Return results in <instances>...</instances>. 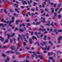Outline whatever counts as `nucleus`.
Masks as SVG:
<instances>
[{
    "label": "nucleus",
    "instance_id": "obj_52",
    "mask_svg": "<svg viewBox=\"0 0 62 62\" xmlns=\"http://www.w3.org/2000/svg\"><path fill=\"white\" fill-rule=\"evenodd\" d=\"M30 20L29 19H28L27 20H26V21L27 22H30Z\"/></svg>",
    "mask_w": 62,
    "mask_h": 62
},
{
    "label": "nucleus",
    "instance_id": "obj_51",
    "mask_svg": "<svg viewBox=\"0 0 62 62\" xmlns=\"http://www.w3.org/2000/svg\"><path fill=\"white\" fill-rule=\"evenodd\" d=\"M8 31H10V30H11V29L9 28V29H7Z\"/></svg>",
    "mask_w": 62,
    "mask_h": 62
},
{
    "label": "nucleus",
    "instance_id": "obj_17",
    "mask_svg": "<svg viewBox=\"0 0 62 62\" xmlns=\"http://www.w3.org/2000/svg\"><path fill=\"white\" fill-rule=\"evenodd\" d=\"M29 33H31V35H33V33H34V32L33 31H32V32H31L30 31H29Z\"/></svg>",
    "mask_w": 62,
    "mask_h": 62
},
{
    "label": "nucleus",
    "instance_id": "obj_6",
    "mask_svg": "<svg viewBox=\"0 0 62 62\" xmlns=\"http://www.w3.org/2000/svg\"><path fill=\"white\" fill-rule=\"evenodd\" d=\"M32 38L33 39H36V40H37V37H35V36H33L32 37Z\"/></svg>",
    "mask_w": 62,
    "mask_h": 62
},
{
    "label": "nucleus",
    "instance_id": "obj_26",
    "mask_svg": "<svg viewBox=\"0 0 62 62\" xmlns=\"http://www.w3.org/2000/svg\"><path fill=\"white\" fill-rule=\"evenodd\" d=\"M12 5L13 6H14V7H15V6H16V4H12Z\"/></svg>",
    "mask_w": 62,
    "mask_h": 62
},
{
    "label": "nucleus",
    "instance_id": "obj_54",
    "mask_svg": "<svg viewBox=\"0 0 62 62\" xmlns=\"http://www.w3.org/2000/svg\"><path fill=\"white\" fill-rule=\"evenodd\" d=\"M47 46H45V48L44 50H46V49H47Z\"/></svg>",
    "mask_w": 62,
    "mask_h": 62
},
{
    "label": "nucleus",
    "instance_id": "obj_40",
    "mask_svg": "<svg viewBox=\"0 0 62 62\" xmlns=\"http://www.w3.org/2000/svg\"><path fill=\"white\" fill-rule=\"evenodd\" d=\"M4 25V24L3 23H1L0 24V27H1V26H3Z\"/></svg>",
    "mask_w": 62,
    "mask_h": 62
},
{
    "label": "nucleus",
    "instance_id": "obj_53",
    "mask_svg": "<svg viewBox=\"0 0 62 62\" xmlns=\"http://www.w3.org/2000/svg\"><path fill=\"white\" fill-rule=\"evenodd\" d=\"M49 48H50V46H48L47 48V50H49Z\"/></svg>",
    "mask_w": 62,
    "mask_h": 62
},
{
    "label": "nucleus",
    "instance_id": "obj_13",
    "mask_svg": "<svg viewBox=\"0 0 62 62\" xmlns=\"http://www.w3.org/2000/svg\"><path fill=\"white\" fill-rule=\"evenodd\" d=\"M15 36V33H12V35H10V37H14Z\"/></svg>",
    "mask_w": 62,
    "mask_h": 62
},
{
    "label": "nucleus",
    "instance_id": "obj_42",
    "mask_svg": "<svg viewBox=\"0 0 62 62\" xmlns=\"http://www.w3.org/2000/svg\"><path fill=\"white\" fill-rule=\"evenodd\" d=\"M34 55H31V58L32 59H33V58H34Z\"/></svg>",
    "mask_w": 62,
    "mask_h": 62
},
{
    "label": "nucleus",
    "instance_id": "obj_43",
    "mask_svg": "<svg viewBox=\"0 0 62 62\" xmlns=\"http://www.w3.org/2000/svg\"><path fill=\"white\" fill-rule=\"evenodd\" d=\"M46 25H48V26H50V24L49 23H47L46 24Z\"/></svg>",
    "mask_w": 62,
    "mask_h": 62
},
{
    "label": "nucleus",
    "instance_id": "obj_49",
    "mask_svg": "<svg viewBox=\"0 0 62 62\" xmlns=\"http://www.w3.org/2000/svg\"><path fill=\"white\" fill-rule=\"evenodd\" d=\"M44 12V10L43 9H42V11H41V13H43Z\"/></svg>",
    "mask_w": 62,
    "mask_h": 62
},
{
    "label": "nucleus",
    "instance_id": "obj_58",
    "mask_svg": "<svg viewBox=\"0 0 62 62\" xmlns=\"http://www.w3.org/2000/svg\"><path fill=\"white\" fill-rule=\"evenodd\" d=\"M14 28H15V27H14V26H13L12 27V29H14Z\"/></svg>",
    "mask_w": 62,
    "mask_h": 62
},
{
    "label": "nucleus",
    "instance_id": "obj_4",
    "mask_svg": "<svg viewBox=\"0 0 62 62\" xmlns=\"http://www.w3.org/2000/svg\"><path fill=\"white\" fill-rule=\"evenodd\" d=\"M3 19H2L1 21V22H4V23H9V21H8L7 22H6L5 20H3Z\"/></svg>",
    "mask_w": 62,
    "mask_h": 62
},
{
    "label": "nucleus",
    "instance_id": "obj_46",
    "mask_svg": "<svg viewBox=\"0 0 62 62\" xmlns=\"http://www.w3.org/2000/svg\"><path fill=\"white\" fill-rule=\"evenodd\" d=\"M41 22H42V23H45L46 22V21L45 20L41 21Z\"/></svg>",
    "mask_w": 62,
    "mask_h": 62
},
{
    "label": "nucleus",
    "instance_id": "obj_33",
    "mask_svg": "<svg viewBox=\"0 0 62 62\" xmlns=\"http://www.w3.org/2000/svg\"><path fill=\"white\" fill-rule=\"evenodd\" d=\"M16 30H17V31H18V30H19V29H18L16 27V29L14 30L15 31H16Z\"/></svg>",
    "mask_w": 62,
    "mask_h": 62
},
{
    "label": "nucleus",
    "instance_id": "obj_15",
    "mask_svg": "<svg viewBox=\"0 0 62 62\" xmlns=\"http://www.w3.org/2000/svg\"><path fill=\"white\" fill-rule=\"evenodd\" d=\"M23 30H22L21 29H19L20 32H23Z\"/></svg>",
    "mask_w": 62,
    "mask_h": 62
},
{
    "label": "nucleus",
    "instance_id": "obj_64",
    "mask_svg": "<svg viewBox=\"0 0 62 62\" xmlns=\"http://www.w3.org/2000/svg\"><path fill=\"white\" fill-rule=\"evenodd\" d=\"M45 15L46 16V17H49V15L48 14L46 15Z\"/></svg>",
    "mask_w": 62,
    "mask_h": 62
},
{
    "label": "nucleus",
    "instance_id": "obj_34",
    "mask_svg": "<svg viewBox=\"0 0 62 62\" xmlns=\"http://www.w3.org/2000/svg\"><path fill=\"white\" fill-rule=\"evenodd\" d=\"M49 59H51L52 60V59H53V57H49Z\"/></svg>",
    "mask_w": 62,
    "mask_h": 62
},
{
    "label": "nucleus",
    "instance_id": "obj_36",
    "mask_svg": "<svg viewBox=\"0 0 62 62\" xmlns=\"http://www.w3.org/2000/svg\"><path fill=\"white\" fill-rule=\"evenodd\" d=\"M9 53H10V52L9 51H6V54H9Z\"/></svg>",
    "mask_w": 62,
    "mask_h": 62
},
{
    "label": "nucleus",
    "instance_id": "obj_1",
    "mask_svg": "<svg viewBox=\"0 0 62 62\" xmlns=\"http://www.w3.org/2000/svg\"><path fill=\"white\" fill-rule=\"evenodd\" d=\"M12 20L11 21H9V22L8 23L9 24H11V22H12V23H14V16H12Z\"/></svg>",
    "mask_w": 62,
    "mask_h": 62
},
{
    "label": "nucleus",
    "instance_id": "obj_21",
    "mask_svg": "<svg viewBox=\"0 0 62 62\" xmlns=\"http://www.w3.org/2000/svg\"><path fill=\"white\" fill-rule=\"evenodd\" d=\"M5 0H2V3H4V4H5V3H6L7 1V0H6L5 1Z\"/></svg>",
    "mask_w": 62,
    "mask_h": 62
},
{
    "label": "nucleus",
    "instance_id": "obj_47",
    "mask_svg": "<svg viewBox=\"0 0 62 62\" xmlns=\"http://www.w3.org/2000/svg\"><path fill=\"white\" fill-rule=\"evenodd\" d=\"M41 56V55H39L38 57V58H40Z\"/></svg>",
    "mask_w": 62,
    "mask_h": 62
},
{
    "label": "nucleus",
    "instance_id": "obj_9",
    "mask_svg": "<svg viewBox=\"0 0 62 62\" xmlns=\"http://www.w3.org/2000/svg\"><path fill=\"white\" fill-rule=\"evenodd\" d=\"M25 26V25L24 24V23H23L22 24L20 25V27H21V26Z\"/></svg>",
    "mask_w": 62,
    "mask_h": 62
},
{
    "label": "nucleus",
    "instance_id": "obj_59",
    "mask_svg": "<svg viewBox=\"0 0 62 62\" xmlns=\"http://www.w3.org/2000/svg\"><path fill=\"white\" fill-rule=\"evenodd\" d=\"M27 14H29V15H30V16H31V15L30 14V12H28L27 13Z\"/></svg>",
    "mask_w": 62,
    "mask_h": 62
},
{
    "label": "nucleus",
    "instance_id": "obj_22",
    "mask_svg": "<svg viewBox=\"0 0 62 62\" xmlns=\"http://www.w3.org/2000/svg\"><path fill=\"white\" fill-rule=\"evenodd\" d=\"M9 12L11 13L12 12H13V10L12 9H10L9 10Z\"/></svg>",
    "mask_w": 62,
    "mask_h": 62
},
{
    "label": "nucleus",
    "instance_id": "obj_50",
    "mask_svg": "<svg viewBox=\"0 0 62 62\" xmlns=\"http://www.w3.org/2000/svg\"><path fill=\"white\" fill-rule=\"evenodd\" d=\"M31 10L32 11H33L35 10V9L33 8H31Z\"/></svg>",
    "mask_w": 62,
    "mask_h": 62
},
{
    "label": "nucleus",
    "instance_id": "obj_20",
    "mask_svg": "<svg viewBox=\"0 0 62 62\" xmlns=\"http://www.w3.org/2000/svg\"><path fill=\"white\" fill-rule=\"evenodd\" d=\"M2 56L3 57H5L6 56V55L5 54H4L3 53L2 54Z\"/></svg>",
    "mask_w": 62,
    "mask_h": 62
},
{
    "label": "nucleus",
    "instance_id": "obj_7",
    "mask_svg": "<svg viewBox=\"0 0 62 62\" xmlns=\"http://www.w3.org/2000/svg\"><path fill=\"white\" fill-rule=\"evenodd\" d=\"M0 38H1V39H0V40H1V41L2 42H3L4 41V38H2V37L0 36Z\"/></svg>",
    "mask_w": 62,
    "mask_h": 62
},
{
    "label": "nucleus",
    "instance_id": "obj_28",
    "mask_svg": "<svg viewBox=\"0 0 62 62\" xmlns=\"http://www.w3.org/2000/svg\"><path fill=\"white\" fill-rule=\"evenodd\" d=\"M58 17L59 18H61V15H59L58 16Z\"/></svg>",
    "mask_w": 62,
    "mask_h": 62
},
{
    "label": "nucleus",
    "instance_id": "obj_31",
    "mask_svg": "<svg viewBox=\"0 0 62 62\" xmlns=\"http://www.w3.org/2000/svg\"><path fill=\"white\" fill-rule=\"evenodd\" d=\"M18 36L20 38H22V35H20V34L18 35Z\"/></svg>",
    "mask_w": 62,
    "mask_h": 62
},
{
    "label": "nucleus",
    "instance_id": "obj_12",
    "mask_svg": "<svg viewBox=\"0 0 62 62\" xmlns=\"http://www.w3.org/2000/svg\"><path fill=\"white\" fill-rule=\"evenodd\" d=\"M42 31V32H44V31H46V29L45 28H43L41 29Z\"/></svg>",
    "mask_w": 62,
    "mask_h": 62
},
{
    "label": "nucleus",
    "instance_id": "obj_29",
    "mask_svg": "<svg viewBox=\"0 0 62 62\" xmlns=\"http://www.w3.org/2000/svg\"><path fill=\"white\" fill-rule=\"evenodd\" d=\"M34 55L35 56H36V59H38V55L37 54L36 55V54H34Z\"/></svg>",
    "mask_w": 62,
    "mask_h": 62
},
{
    "label": "nucleus",
    "instance_id": "obj_55",
    "mask_svg": "<svg viewBox=\"0 0 62 62\" xmlns=\"http://www.w3.org/2000/svg\"><path fill=\"white\" fill-rule=\"evenodd\" d=\"M10 52H11V54H13L14 53V52L12 51H10Z\"/></svg>",
    "mask_w": 62,
    "mask_h": 62
},
{
    "label": "nucleus",
    "instance_id": "obj_39",
    "mask_svg": "<svg viewBox=\"0 0 62 62\" xmlns=\"http://www.w3.org/2000/svg\"><path fill=\"white\" fill-rule=\"evenodd\" d=\"M47 39H49V40H50V39H51V37H47Z\"/></svg>",
    "mask_w": 62,
    "mask_h": 62
},
{
    "label": "nucleus",
    "instance_id": "obj_60",
    "mask_svg": "<svg viewBox=\"0 0 62 62\" xmlns=\"http://www.w3.org/2000/svg\"><path fill=\"white\" fill-rule=\"evenodd\" d=\"M45 6V5L44 4H43V5H42V8H44V7Z\"/></svg>",
    "mask_w": 62,
    "mask_h": 62
},
{
    "label": "nucleus",
    "instance_id": "obj_38",
    "mask_svg": "<svg viewBox=\"0 0 62 62\" xmlns=\"http://www.w3.org/2000/svg\"><path fill=\"white\" fill-rule=\"evenodd\" d=\"M26 2V1H23V5H24V4H25V2Z\"/></svg>",
    "mask_w": 62,
    "mask_h": 62
},
{
    "label": "nucleus",
    "instance_id": "obj_19",
    "mask_svg": "<svg viewBox=\"0 0 62 62\" xmlns=\"http://www.w3.org/2000/svg\"><path fill=\"white\" fill-rule=\"evenodd\" d=\"M16 55H20V53H19L18 52H17V51H16Z\"/></svg>",
    "mask_w": 62,
    "mask_h": 62
},
{
    "label": "nucleus",
    "instance_id": "obj_56",
    "mask_svg": "<svg viewBox=\"0 0 62 62\" xmlns=\"http://www.w3.org/2000/svg\"><path fill=\"white\" fill-rule=\"evenodd\" d=\"M20 47V45H19V44H18V46L17 47V49H18L19 48V47Z\"/></svg>",
    "mask_w": 62,
    "mask_h": 62
},
{
    "label": "nucleus",
    "instance_id": "obj_44",
    "mask_svg": "<svg viewBox=\"0 0 62 62\" xmlns=\"http://www.w3.org/2000/svg\"><path fill=\"white\" fill-rule=\"evenodd\" d=\"M43 43H44V45H45L46 43H47V41L45 43L44 42H43Z\"/></svg>",
    "mask_w": 62,
    "mask_h": 62
},
{
    "label": "nucleus",
    "instance_id": "obj_45",
    "mask_svg": "<svg viewBox=\"0 0 62 62\" xmlns=\"http://www.w3.org/2000/svg\"><path fill=\"white\" fill-rule=\"evenodd\" d=\"M61 4L58 5V8H60V6H61Z\"/></svg>",
    "mask_w": 62,
    "mask_h": 62
},
{
    "label": "nucleus",
    "instance_id": "obj_10",
    "mask_svg": "<svg viewBox=\"0 0 62 62\" xmlns=\"http://www.w3.org/2000/svg\"><path fill=\"white\" fill-rule=\"evenodd\" d=\"M62 39V37L61 36H60L59 37H58V41L59 40H61V39Z\"/></svg>",
    "mask_w": 62,
    "mask_h": 62
},
{
    "label": "nucleus",
    "instance_id": "obj_30",
    "mask_svg": "<svg viewBox=\"0 0 62 62\" xmlns=\"http://www.w3.org/2000/svg\"><path fill=\"white\" fill-rule=\"evenodd\" d=\"M58 32H62V31L61 30H58Z\"/></svg>",
    "mask_w": 62,
    "mask_h": 62
},
{
    "label": "nucleus",
    "instance_id": "obj_24",
    "mask_svg": "<svg viewBox=\"0 0 62 62\" xmlns=\"http://www.w3.org/2000/svg\"><path fill=\"white\" fill-rule=\"evenodd\" d=\"M36 43H37L38 46H39V43L38 41H37V42H36Z\"/></svg>",
    "mask_w": 62,
    "mask_h": 62
},
{
    "label": "nucleus",
    "instance_id": "obj_25",
    "mask_svg": "<svg viewBox=\"0 0 62 62\" xmlns=\"http://www.w3.org/2000/svg\"><path fill=\"white\" fill-rule=\"evenodd\" d=\"M28 2L29 5H30V4L32 2V0H30V3L29 2V0H28Z\"/></svg>",
    "mask_w": 62,
    "mask_h": 62
},
{
    "label": "nucleus",
    "instance_id": "obj_3",
    "mask_svg": "<svg viewBox=\"0 0 62 62\" xmlns=\"http://www.w3.org/2000/svg\"><path fill=\"white\" fill-rule=\"evenodd\" d=\"M7 31H6L5 32V34L6 35H8V39H9V38L10 37V34H7Z\"/></svg>",
    "mask_w": 62,
    "mask_h": 62
},
{
    "label": "nucleus",
    "instance_id": "obj_41",
    "mask_svg": "<svg viewBox=\"0 0 62 62\" xmlns=\"http://www.w3.org/2000/svg\"><path fill=\"white\" fill-rule=\"evenodd\" d=\"M10 42L11 43H12V39H10Z\"/></svg>",
    "mask_w": 62,
    "mask_h": 62
},
{
    "label": "nucleus",
    "instance_id": "obj_35",
    "mask_svg": "<svg viewBox=\"0 0 62 62\" xmlns=\"http://www.w3.org/2000/svg\"><path fill=\"white\" fill-rule=\"evenodd\" d=\"M23 44L24 46H26V44L25 42H24L23 43Z\"/></svg>",
    "mask_w": 62,
    "mask_h": 62
},
{
    "label": "nucleus",
    "instance_id": "obj_57",
    "mask_svg": "<svg viewBox=\"0 0 62 62\" xmlns=\"http://www.w3.org/2000/svg\"><path fill=\"white\" fill-rule=\"evenodd\" d=\"M45 13H44L43 14V15H42V16H45Z\"/></svg>",
    "mask_w": 62,
    "mask_h": 62
},
{
    "label": "nucleus",
    "instance_id": "obj_11",
    "mask_svg": "<svg viewBox=\"0 0 62 62\" xmlns=\"http://www.w3.org/2000/svg\"><path fill=\"white\" fill-rule=\"evenodd\" d=\"M10 48L12 50H14V49H15V46H13V47H10Z\"/></svg>",
    "mask_w": 62,
    "mask_h": 62
},
{
    "label": "nucleus",
    "instance_id": "obj_8",
    "mask_svg": "<svg viewBox=\"0 0 62 62\" xmlns=\"http://www.w3.org/2000/svg\"><path fill=\"white\" fill-rule=\"evenodd\" d=\"M32 40L31 38H30L29 41H30V44H32Z\"/></svg>",
    "mask_w": 62,
    "mask_h": 62
},
{
    "label": "nucleus",
    "instance_id": "obj_27",
    "mask_svg": "<svg viewBox=\"0 0 62 62\" xmlns=\"http://www.w3.org/2000/svg\"><path fill=\"white\" fill-rule=\"evenodd\" d=\"M37 5V3L36 2H34V3L33 6H36Z\"/></svg>",
    "mask_w": 62,
    "mask_h": 62
},
{
    "label": "nucleus",
    "instance_id": "obj_18",
    "mask_svg": "<svg viewBox=\"0 0 62 62\" xmlns=\"http://www.w3.org/2000/svg\"><path fill=\"white\" fill-rule=\"evenodd\" d=\"M8 42V39H7L4 42V43L5 44L6 43H7V42Z\"/></svg>",
    "mask_w": 62,
    "mask_h": 62
},
{
    "label": "nucleus",
    "instance_id": "obj_62",
    "mask_svg": "<svg viewBox=\"0 0 62 62\" xmlns=\"http://www.w3.org/2000/svg\"><path fill=\"white\" fill-rule=\"evenodd\" d=\"M21 8H22L23 9L24 8H25V7L24 6H21Z\"/></svg>",
    "mask_w": 62,
    "mask_h": 62
},
{
    "label": "nucleus",
    "instance_id": "obj_37",
    "mask_svg": "<svg viewBox=\"0 0 62 62\" xmlns=\"http://www.w3.org/2000/svg\"><path fill=\"white\" fill-rule=\"evenodd\" d=\"M51 25H52L53 26H54V25H53V22H52L51 24Z\"/></svg>",
    "mask_w": 62,
    "mask_h": 62
},
{
    "label": "nucleus",
    "instance_id": "obj_14",
    "mask_svg": "<svg viewBox=\"0 0 62 62\" xmlns=\"http://www.w3.org/2000/svg\"><path fill=\"white\" fill-rule=\"evenodd\" d=\"M46 38H47V35H45L43 38L44 40H46Z\"/></svg>",
    "mask_w": 62,
    "mask_h": 62
},
{
    "label": "nucleus",
    "instance_id": "obj_5",
    "mask_svg": "<svg viewBox=\"0 0 62 62\" xmlns=\"http://www.w3.org/2000/svg\"><path fill=\"white\" fill-rule=\"evenodd\" d=\"M9 61V58H7L6 59H5V62H8Z\"/></svg>",
    "mask_w": 62,
    "mask_h": 62
},
{
    "label": "nucleus",
    "instance_id": "obj_16",
    "mask_svg": "<svg viewBox=\"0 0 62 62\" xmlns=\"http://www.w3.org/2000/svg\"><path fill=\"white\" fill-rule=\"evenodd\" d=\"M4 13H5V14H7V13H8V11H7V9H4Z\"/></svg>",
    "mask_w": 62,
    "mask_h": 62
},
{
    "label": "nucleus",
    "instance_id": "obj_32",
    "mask_svg": "<svg viewBox=\"0 0 62 62\" xmlns=\"http://www.w3.org/2000/svg\"><path fill=\"white\" fill-rule=\"evenodd\" d=\"M7 48V46H3L2 47V49L3 48Z\"/></svg>",
    "mask_w": 62,
    "mask_h": 62
},
{
    "label": "nucleus",
    "instance_id": "obj_23",
    "mask_svg": "<svg viewBox=\"0 0 62 62\" xmlns=\"http://www.w3.org/2000/svg\"><path fill=\"white\" fill-rule=\"evenodd\" d=\"M27 25L29 26H31V25L30 24V23H28L26 24Z\"/></svg>",
    "mask_w": 62,
    "mask_h": 62
},
{
    "label": "nucleus",
    "instance_id": "obj_2",
    "mask_svg": "<svg viewBox=\"0 0 62 62\" xmlns=\"http://www.w3.org/2000/svg\"><path fill=\"white\" fill-rule=\"evenodd\" d=\"M21 22V23H22V22H23V21H20V20H16V24H17V25H18V24H19V22Z\"/></svg>",
    "mask_w": 62,
    "mask_h": 62
},
{
    "label": "nucleus",
    "instance_id": "obj_63",
    "mask_svg": "<svg viewBox=\"0 0 62 62\" xmlns=\"http://www.w3.org/2000/svg\"><path fill=\"white\" fill-rule=\"evenodd\" d=\"M50 55H53V52H52L51 53H50Z\"/></svg>",
    "mask_w": 62,
    "mask_h": 62
},
{
    "label": "nucleus",
    "instance_id": "obj_48",
    "mask_svg": "<svg viewBox=\"0 0 62 62\" xmlns=\"http://www.w3.org/2000/svg\"><path fill=\"white\" fill-rule=\"evenodd\" d=\"M28 52L30 54H31V53H32V51H28Z\"/></svg>",
    "mask_w": 62,
    "mask_h": 62
},
{
    "label": "nucleus",
    "instance_id": "obj_61",
    "mask_svg": "<svg viewBox=\"0 0 62 62\" xmlns=\"http://www.w3.org/2000/svg\"><path fill=\"white\" fill-rule=\"evenodd\" d=\"M54 14L55 16H57L56 13H54Z\"/></svg>",
    "mask_w": 62,
    "mask_h": 62
}]
</instances>
